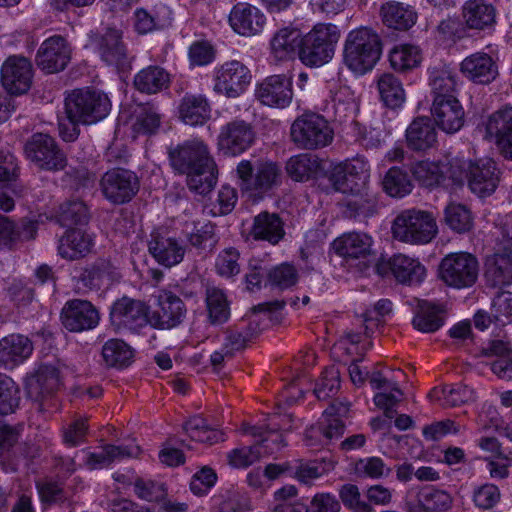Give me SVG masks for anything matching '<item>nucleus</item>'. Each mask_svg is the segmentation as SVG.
Wrapping results in <instances>:
<instances>
[{"mask_svg":"<svg viewBox=\"0 0 512 512\" xmlns=\"http://www.w3.org/2000/svg\"><path fill=\"white\" fill-rule=\"evenodd\" d=\"M171 167L187 176L188 188L199 194L210 193L217 182L218 169L207 144L191 139L168 151Z\"/></svg>","mask_w":512,"mask_h":512,"instance_id":"nucleus-1","label":"nucleus"},{"mask_svg":"<svg viewBox=\"0 0 512 512\" xmlns=\"http://www.w3.org/2000/svg\"><path fill=\"white\" fill-rule=\"evenodd\" d=\"M382 42L370 28L361 27L348 33L344 44V63L359 74L371 70L380 59Z\"/></svg>","mask_w":512,"mask_h":512,"instance_id":"nucleus-2","label":"nucleus"},{"mask_svg":"<svg viewBox=\"0 0 512 512\" xmlns=\"http://www.w3.org/2000/svg\"><path fill=\"white\" fill-rule=\"evenodd\" d=\"M339 39L336 25L319 23L302 37L299 59L306 66H322L333 58Z\"/></svg>","mask_w":512,"mask_h":512,"instance_id":"nucleus-3","label":"nucleus"},{"mask_svg":"<svg viewBox=\"0 0 512 512\" xmlns=\"http://www.w3.org/2000/svg\"><path fill=\"white\" fill-rule=\"evenodd\" d=\"M108 96L92 89H75L65 98L67 120L93 124L104 119L110 111Z\"/></svg>","mask_w":512,"mask_h":512,"instance_id":"nucleus-4","label":"nucleus"},{"mask_svg":"<svg viewBox=\"0 0 512 512\" xmlns=\"http://www.w3.org/2000/svg\"><path fill=\"white\" fill-rule=\"evenodd\" d=\"M393 237L410 244L429 243L437 234V225L433 216L422 210L402 211L392 223Z\"/></svg>","mask_w":512,"mask_h":512,"instance_id":"nucleus-5","label":"nucleus"},{"mask_svg":"<svg viewBox=\"0 0 512 512\" xmlns=\"http://www.w3.org/2000/svg\"><path fill=\"white\" fill-rule=\"evenodd\" d=\"M333 136L328 121L317 113H304L298 116L290 128L292 142L304 150L326 147L332 142Z\"/></svg>","mask_w":512,"mask_h":512,"instance_id":"nucleus-6","label":"nucleus"},{"mask_svg":"<svg viewBox=\"0 0 512 512\" xmlns=\"http://www.w3.org/2000/svg\"><path fill=\"white\" fill-rule=\"evenodd\" d=\"M479 275V262L475 255L457 252L446 255L439 265V277L449 287H472Z\"/></svg>","mask_w":512,"mask_h":512,"instance_id":"nucleus-7","label":"nucleus"},{"mask_svg":"<svg viewBox=\"0 0 512 512\" xmlns=\"http://www.w3.org/2000/svg\"><path fill=\"white\" fill-rule=\"evenodd\" d=\"M59 386V370L52 365H42L27 378L26 391L34 409L45 415L56 408L55 391Z\"/></svg>","mask_w":512,"mask_h":512,"instance_id":"nucleus-8","label":"nucleus"},{"mask_svg":"<svg viewBox=\"0 0 512 512\" xmlns=\"http://www.w3.org/2000/svg\"><path fill=\"white\" fill-rule=\"evenodd\" d=\"M333 251L349 266L364 270L375 259L373 239L365 232H348L337 237L331 244Z\"/></svg>","mask_w":512,"mask_h":512,"instance_id":"nucleus-9","label":"nucleus"},{"mask_svg":"<svg viewBox=\"0 0 512 512\" xmlns=\"http://www.w3.org/2000/svg\"><path fill=\"white\" fill-rule=\"evenodd\" d=\"M27 158L39 169L60 171L67 166V157L54 138L48 134L35 133L25 144Z\"/></svg>","mask_w":512,"mask_h":512,"instance_id":"nucleus-10","label":"nucleus"},{"mask_svg":"<svg viewBox=\"0 0 512 512\" xmlns=\"http://www.w3.org/2000/svg\"><path fill=\"white\" fill-rule=\"evenodd\" d=\"M100 188L103 196L109 202L121 205L130 202L138 193L140 182L133 171L113 168L101 177Z\"/></svg>","mask_w":512,"mask_h":512,"instance_id":"nucleus-11","label":"nucleus"},{"mask_svg":"<svg viewBox=\"0 0 512 512\" xmlns=\"http://www.w3.org/2000/svg\"><path fill=\"white\" fill-rule=\"evenodd\" d=\"M237 175L246 189L266 193L281 183V169L273 162H260L255 167L243 160L237 166Z\"/></svg>","mask_w":512,"mask_h":512,"instance_id":"nucleus-12","label":"nucleus"},{"mask_svg":"<svg viewBox=\"0 0 512 512\" xmlns=\"http://www.w3.org/2000/svg\"><path fill=\"white\" fill-rule=\"evenodd\" d=\"M255 137L256 133L251 123L235 119L221 127L217 147L226 156H237L252 146Z\"/></svg>","mask_w":512,"mask_h":512,"instance_id":"nucleus-13","label":"nucleus"},{"mask_svg":"<svg viewBox=\"0 0 512 512\" xmlns=\"http://www.w3.org/2000/svg\"><path fill=\"white\" fill-rule=\"evenodd\" d=\"M186 314L183 300L171 291L162 290L157 295V308L149 313L148 323L153 328L169 330L179 326Z\"/></svg>","mask_w":512,"mask_h":512,"instance_id":"nucleus-14","label":"nucleus"},{"mask_svg":"<svg viewBox=\"0 0 512 512\" xmlns=\"http://www.w3.org/2000/svg\"><path fill=\"white\" fill-rule=\"evenodd\" d=\"M479 128L484 130L486 140L494 141L505 159L512 160V107L495 111Z\"/></svg>","mask_w":512,"mask_h":512,"instance_id":"nucleus-15","label":"nucleus"},{"mask_svg":"<svg viewBox=\"0 0 512 512\" xmlns=\"http://www.w3.org/2000/svg\"><path fill=\"white\" fill-rule=\"evenodd\" d=\"M250 70L240 61L223 64L217 71L214 91L228 98L239 97L251 81Z\"/></svg>","mask_w":512,"mask_h":512,"instance_id":"nucleus-16","label":"nucleus"},{"mask_svg":"<svg viewBox=\"0 0 512 512\" xmlns=\"http://www.w3.org/2000/svg\"><path fill=\"white\" fill-rule=\"evenodd\" d=\"M62 325L70 332H83L94 329L100 320L97 308L87 300L72 299L65 303L61 311Z\"/></svg>","mask_w":512,"mask_h":512,"instance_id":"nucleus-17","label":"nucleus"},{"mask_svg":"<svg viewBox=\"0 0 512 512\" xmlns=\"http://www.w3.org/2000/svg\"><path fill=\"white\" fill-rule=\"evenodd\" d=\"M0 76L2 85L9 94H24L32 83V65L25 57L10 56L3 63Z\"/></svg>","mask_w":512,"mask_h":512,"instance_id":"nucleus-18","label":"nucleus"},{"mask_svg":"<svg viewBox=\"0 0 512 512\" xmlns=\"http://www.w3.org/2000/svg\"><path fill=\"white\" fill-rule=\"evenodd\" d=\"M71 58V49L61 36L46 39L36 55L37 66L47 73H57L65 69Z\"/></svg>","mask_w":512,"mask_h":512,"instance_id":"nucleus-19","label":"nucleus"},{"mask_svg":"<svg viewBox=\"0 0 512 512\" xmlns=\"http://www.w3.org/2000/svg\"><path fill=\"white\" fill-rule=\"evenodd\" d=\"M501 171L491 158L472 161L468 186L471 191L481 197L491 195L500 182Z\"/></svg>","mask_w":512,"mask_h":512,"instance_id":"nucleus-20","label":"nucleus"},{"mask_svg":"<svg viewBox=\"0 0 512 512\" xmlns=\"http://www.w3.org/2000/svg\"><path fill=\"white\" fill-rule=\"evenodd\" d=\"M431 113L434 123L447 134L458 132L465 122V112L457 98L433 100Z\"/></svg>","mask_w":512,"mask_h":512,"instance_id":"nucleus-21","label":"nucleus"},{"mask_svg":"<svg viewBox=\"0 0 512 512\" xmlns=\"http://www.w3.org/2000/svg\"><path fill=\"white\" fill-rule=\"evenodd\" d=\"M290 79L284 75H273L259 84L257 98L267 106L284 108L292 100Z\"/></svg>","mask_w":512,"mask_h":512,"instance_id":"nucleus-22","label":"nucleus"},{"mask_svg":"<svg viewBox=\"0 0 512 512\" xmlns=\"http://www.w3.org/2000/svg\"><path fill=\"white\" fill-rule=\"evenodd\" d=\"M229 23L238 34L250 36L263 29L265 16L258 8L250 4L238 3L230 12Z\"/></svg>","mask_w":512,"mask_h":512,"instance_id":"nucleus-23","label":"nucleus"},{"mask_svg":"<svg viewBox=\"0 0 512 512\" xmlns=\"http://www.w3.org/2000/svg\"><path fill=\"white\" fill-rule=\"evenodd\" d=\"M485 278L492 287H503L512 283L511 248L502 247L486 258Z\"/></svg>","mask_w":512,"mask_h":512,"instance_id":"nucleus-24","label":"nucleus"},{"mask_svg":"<svg viewBox=\"0 0 512 512\" xmlns=\"http://www.w3.org/2000/svg\"><path fill=\"white\" fill-rule=\"evenodd\" d=\"M461 71L468 79L479 84H488L498 75L496 62L484 52L466 57L461 63Z\"/></svg>","mask_w":512,"mask_h":512,"instance_id":"nucleus-25","label":"nucleus"},{"mask_svg":"<svg viewBox=\"0 0 512 512\" xmlns=\"http://www.w3.org/2000/svg\"><path fill=\"white\" fill-rule=\"evenodd\" d=\"M390 270L396 281L403 285L416 286L426 277L425 266L416 258L396 254L389 260Z\"/></svg>","mask_w":512,"mask_h":512,"instance_id":"nucleus-26","label":"nucleus"},{"mask_svg":"<svg viewBox=\"0 0 512 512\" xmlns=\"http://www.w3.org/2000/svg\"><path fill=\"white\" fill-rule=\"evenodd\" d=\"M121 274L111 261L98 259L83 269L79 282L89 289H100L103 285L119 281Z\"/></svg>","mask_w":512,"mask_h":512,"instance_id":"nucleus-27","label":"nucleus"},{"mask_svg":"<svg viewBox=\"0 0 512 512\" xmlns=\"http://www.w3.org/2000/svg\"><path fill=\"white\" fill-rule=\"evenodd\" d=\"M33 350L31 341L20 334H11L0 340V363L13 368L27 359Z\"/></svg>","mask_w":512,"mask_h":512,"instance_id":"nucleus-28","label":"nucleus"},{"mask_svg":"<svg viewBox=\"0 0 512 512\" xmlns=\"http://www.w3.org/2000/svg\"><path fill=\"white\" fill-rule=\"evenodd\" d=\"M93 238L81 229H70L59 239L58 253L67 260H78L92 250Z\"/></svg>","mask_w":512,"mask_h":512,"instance_id":"nucleus-29","label":"nucleus"},{"mask_svg":"<svg viewBox=\"0 0 512 512\" xmlns=\"http://www.w3.org/2000/svg\"><path fill=\"white\" fill-rule=\"evenodd\" d=\"M149 252L159 264L172 267L183 260L185 248L175 238L155 234L149 242Z\"/></svg>","mask_w":512,"mask_h":512,"instance_id":"nucleus-30","label":"nucleus"},{"mask_svg":"<svg viewBox=\"0 0 512 512\" xmlns=\"http://www.w3.org/2000/svg\"><path fill=\"white\" fill-rule=\"evenodd\" d=\"M250 235L255 240L276 245L285 235L284 223L276 213L261 212L254 217Z\"/></svg>","mask_w":512,"mask_h":512,"instance_id":"nucleus-31","label":"nucleus"},{"mask_svg":"<svg viewBox=\"0 0 512 512\" xmlns=\"http://www.w3.org/2000/svg\"><path fill=\"white\" fill-rule=\"evenodd\" d=\"M407 146L414 151H426L437 142V132L428 117L414 119L406 129Z\"/></svg>","mask_w":512,"mask_h":512,"instance_id":"nucleus-32","label":"nucleus"},{"mask_svg":"<svg viewBox=\"0 0 512 512\" xmlns=\"http://www.w3.org/2000/svg\"><path fill=\"white\" fill-rule=\"evenodd\" d=\"M111 316L129 328H136L148 323L149 314L141 301L123 297L113 304Z\"/></svg>","mask_w":512,"mask_h":512,"instance_id":"nucleus-33","label":"nucleus"},{"mask_svg":"<svg viewBox=\"0 0 512 512\" xmlns=\"http://www.w3.org/2000/svg\"><path fill=\"white\" fill-rule=\"evenodd\" d=\"M98 49L101 58L108 64L116 67H125L128 64L126 48L121 41V34L116 29H107L98 39Z\"/></svg>","mask_w":512,"mask_h":512,"instance_id":"nucleus-34","label":"nucleus"},{"mask_svg":"<svg viewBox=\"0 0 512 512\" xmlns=\"http://www.w3.org/2000/svg\"><path fill=\"white\" fill-rule=\"evenodd\" d=\"M349 405L347 403L334 401L324 411L317 430L327 439H337L341 437L345 430L343 418L347 417Z\"/></svg>","mask_w":512,"mask_h":512,"instance_id":"nucleus-35","label":"nucleus"},{"mask_svg":"<svg viewBox=\"0 0 512 512\" xmlns=\"http://www.w3.org/2000/svg\"><path fill=\"white\" fill-rule=\"evenodd\" d=\"M383 23L396 30H408L417 19V13L409 5L400 2H387L381 7Z\"/></svg>","mask_w":512,"mask_h":512,"instance_id":"nucleus-36","label":"nucleus"},{"mask_svg":"<svg viewBox=\"0 0 512 512\" xmlns=\"http://www.w3.org/2000/svg\"><path fill=\"white\" fill-rule=\"evenodd\" d=\"M179 113L186 124L202 125L210 118V106L204 96L186 94L179 106Z\"/></svg>","mask_w":512,"mask_h":512,"instance_id":"nucleus-37","label":"nucleus"},{"mask_svg":"<svg viewBox=\"0 0 512 512\" xmlns=\"http://www.w3.org/2000/svg\"><path fill=\"white\" fill-rule=\"evenodd\" d=\"M169 83V73L159 66H149L144 68L134 77L135 88L138 91L147 94H155L167 89Z\"/></svg>","mask_w":512,"mask_h":512,"instance_id":"nucleus-38","label":"nucleus"},{"mask_svg":"<svg viewBox=\"0 0 512 512\" xmlns=\"http://www.w3.org/2000/svg\"><path fill=\"white\" fill-rule=\"evenodd\" d=\"M301 33L295 28H283L271 39V50L275 58L285 60L299 55Z\"/></svg>","mask_w":512,"mask_h":512,"instance_id":"nucleus-39","label":"nucleus"},{"mask_svg":"<svg viewBox=\"0 0 512 512\" xmlns=\"http://www.w3.org/2000/svg\"><path fill=\"white\" fill-rule=\"evenodd\" d=\"M463 17L471 29H484L495 22V9L492 5L480 0H472L465 4Z\"/></svg>","mask_w":512,"mask_h":512,"instance_id":"nucleus-40","label":"nucleus"},{"mask_svg":"<svg viewBox=\"0 0 512 512\" xmlns=\"http://www.w3.org/2000/svg\"><path fill=\"white\" fill-rule=\"evenodd\" d=\"M412 323L421 332H434L444 323V310L439 305L421 301Z\"/></svg>","mask_w":512,"mask_h":512,"instance_id":"nucleus-41","label":"nucleus"},{"mask_svg":"<svg viewBox=\"0 0 512 512\" xmlns=\"http://www.w3.org/2000/svg\"><path fill=\"white\" fill-rule=\"evenodd\" d=\"M380 98L385 106L395 109L403 105L406 99L402 82L391 73H384L377 82Z\"/></svg>","mask_w":512,"mask_h":512,"instance_id":"nucleus-42","label":"nucleus"},{"mask_svg":"<svg viewBox=\"0 0 512 512\" xmlns=\"http://www.w3.org/2000/svg\"><path fill=\"white\" fill-rule=\"evenodd\" d=\"M457 75L448 67L433 68L430 71L429 84L434 95L438 98H456L454 92L457 86Z\"/></svg>","mask_w":512,"mask_h":512,"instance_id":"nucleus-43","label":"nucleus"},{"mask_svg":"<svg viewBox=\"0 0 512 512\" xmlns=\"http://www.w3.org/2000/svg\"><path fill=\"white\" fill-rule=\"evenodd\" d=\"M391 67L395 71L407 72L418 67L422 61L419 47L410 44L395 46L389 54Z\"/></svg>","mask_w":512,"mask_h":512,"instance_id":"nucleus-44","label":"nucleus"},{"mask_svg":"<svg viewBox=\"0 0 512 512\" xmlns=\"http://www.w3.org/2000/svg\"><path fill=\"white\" fill-rule=\"evenodd\" d=\"M133 356V349L120 339H110L102 347L103 360L110 367H127Z\"/></svg>","mask_w":512,"mask_h":512,"instance_id":"nucleus-45","label":"nucleus"},{"mask_svg":"<svg viewBox=\"0 0 512 512\" xmlns=\"http://www.w3.org/2000/svg\"><path fill=\"white\" fill-rule=\"evenodd\" d=\"M206 308L209 322L218 325L226 322L230 316L229 304L225 293L218 288L206 290Z\"/></svg>","mask_w":512,"mask_h":512,"instance_id":"nucleus-46","label":"nucleus"},{"mask_svg":"<svg viewBox=\"0 0 512 512\" xmlns=\"http://www.w3.org/2000/svg\"><path fill=\"white\" fill-rule=\"evenodd\" d=\"M318 158L309 154H299L291 157L286 164L288 175L295 181H307L319 169Z\"/></svg>","mask_w":512,"mask_h":512,"instance_id":"nucleus-47","label":"nucleus"},{"mask_svg":"<svg viewBox=\"0 0 512 512\" xmlns=\"http://www.w3.org/2000/svg\"><path fill=\"white\" fill-rule=\"evenodd\" d=\"M277 419L278 418L268 419V423L266 424L267 435L257 443L262 451V456L275 454L286 446L283 433L289 432L290 426L286 427L278 423Z\"/></svg>","mask_w":512,"mask_h":512,"instance_id":"nucleus-48","label":"nucleus"},{"mask_svg":"<svg viewBox=\"0 0 512 512\" xmlns=\"http://www.w3.org/2000/svg\"><path fill=\"white\" fill-rule=\"evenodd\" d=\"M89 211L81 200H69L61 204L58 210V222L65 227L85 225L89 221Z\"/></svg>","mask_w":512,"mask_h":512,"instance_id":"nucleus-49","label":"nucleus"},{"mask_svg":"<svg viewBox=\"0 0 512 512\" xmlns=\"http://www.w3.org/2000/svg\"><path fill=\"white\" fill-rule=\"evenodd\" d=\"M184 429L189 437L197 442L211 445L219 441H224L223 432L209 427L206 420L200 416H194L189 419L185 423Z\"/></svg>","mask_w":512,"mask_h":512,"instance_id":"nucleus-50","label":"nucleus"},{"mask_svg":"<svg viewBox=\"0 0 512 512\" xmlns=\"http://www.w3.org/2000/svg\"><path fill=\"white\" fill-rule=\"evenodd\" d=\"M384 191L391 197L402 198L411 193L413 184L406 172L398 167L390 168L382 181Z\"/></svg>","mask_w":512,"mask_h":512,"instance_id":"nucleus-51","label":"nucleus"},{"mask_svg":"<svg viewBox=\"0 0 512 512\" xmlns=\"http://www.w3.org/2000/svg\"><path fill=\"white\" fill-rule=\"evenodd\" d=\"M346 201L345 204V215L353 218L357 216H369L375 212L376 199L373 195L369 194L368 191L363 190L358 186L354 193Z\"/></svg>","mask_w":512,"mask_h":512,"instance_id":"nucleus-52","label":"nucleus"},{"mask_svg":"<svg viewBox=\"0 0 512 512\" xmlns=\"http://www.w3.org/2000/svg\"><path fill=\"white\" fill-rule=\"evenodd\" d=\"M20 389L16 382L4 373H0V416L12 414L19 407Z\"/></svg>","mask_w":512,"mask_h":512,"instance_id":"nucleus-53","label":"nucleus"},{"mask_svg":"<svg viewBox=\"0 0 512 512\" xmlns=\"http://www.w3.org/2000/svg\"><path fill=\"white\" fill-rule=\"evenodd\" d=\"M410 171L420 185L432 188L444 179V171L440 165L429 161H418L411 165Z\"/></svg>","mask_w":512,"mask_h":512,"instance_id":"nucleus-54","label":"nucleus"},{"mask_svg":"<svg viewBox=\"0 0 512 512\" xmlns=\"http://www.w3.org/2000/svg\"><path fill=\"white\" fill-rule=\"evenodd\" d=\"M355 169L356 166L354 164H345L335 167L330 176V182L333 188L344 194L354 193L359 186L355 180L357 178V176L354 175Z\"/></svg>","mask_w":512,"mask_h":512,"instance_id":"nucleus-55","label":"nucleus"},{"mask_svg":"<svg viewBox=\"0 0 512 512\" xmlns=\"http://www.w3.org/2000/svg\"><path fill=\"white\" fill-rule=\"evenodd\" d=\"M445 222L457 233L468 232L473 225L470 211L462 204H450L446 207Z\"/></svg>","mask_w":512,"mask_h":512,"instance_id":"nucleus-56","label":"nucleus"},{"mask_svg":"<svg viewBox=\"0 0 512 512\" xmlns=\"http://www.w3.org/2000/svg\"><path fill=\"white\" fill-rule=\"evenodd\" d=\"M418 501L424 509L429 511L447 510L452 503L448 493L442 490H436L431 486H426L418 493Z\"/></svg>","mask_w":512,"mask_h":512,"instance_id":"nucleus-57","label":"nucleus"},{"mask_svg":"<svg viewBox=\"0 0 512 512\" xmlns=\"http://www.w3.org/2000/svg\"><path fill=\"white\" fill-rule=\"evenodd\" d=\"M297 280V270L290 264H281L272 268L267 273V283L280 290H285L294 286Z\"/></svg>","mask_w":512,"mask_h":512,"instance_id":"nucleus-58","label":"nucleus"},{"mask_svg":"<svg viewBox=\"0 0 512 512\" xmlns=\"http://www.w3.org/2000/svg\"><path fill=\"white\" fill-rule=\"evenodd\" d=\"M340 387L339 371L334 367L325 369L316 387L314 393L319 400H325L334 396Z\"/></svg>","mask_w":512,"mask_h":512,"instance_id":"nucleus-59","label":"nucleus"},{"mask_svg":"<svg viewBox=\"0 0 512 512\" xmlns=\"http://www.w3.org/2000/svg\"><path fill=\"white\" fill-rule=\"evenodd\" d=\"M159 125V114L152 107L142 106L136 113L133 130L138 134H152L158 129Z\"/></svg>","mask_w":512,"mask_h":512,"instance_id":"nucleus-60","label":"nucleus"},{"mask_svg":"<svg viewBox=\"0 0 512 512\" xmlns=\"http://www.w3.org/2000/svg\"><path fill=\"white\" fill-rule=\"evenodd\" d=\"M239 253L234 248L223 250L216 258V272L226 278L233 277L240 272Z\"/></svg>","mask_w":512,"mask_h":512,"instance_id":"nucleus-61","label":"nucleus"},{"mask_svg":"<svg viewBox=\"0 0 512 512\" xmlns=\"http://www.w3.org/2000/svg\"><path fill=\"white\" fill-rule=\"evenodd\" d=\"M501 499L499 488L491 483H485L474 489L473 502L479 509H492Z\"/></svg>","mask_w":512,"mask_h":512,"instance_id":"nucleus-62","label":"nucleus"},{"mask_svg":"<svg viewBox=\"0 0 512 512\" xmlns=\"http://www.w3.org/2000/svg\"><path fill=\"white\" fill-rule=\"evenodd\" d=\"M262 457L258 444L232 450L228 454L229 463L236 468H245L252 465Z\"/></svg>","mask_w":512,"mask_h":512,"instance_id":"nucleus-63","label":"nucleus"},{"mask_svg":"<svg viewBox=\"0 0 512 512\" xmlns=\"http://www.w3.org/2000/svg\"><path fill=\"white\" fill-rule=\"evenodd\" d=\"M41 502L45 505L63 503L68 499L67 493L60 484L52 481H42L36 484Z\"/></svg>","mask_w":512,"mask_h":512,"instance_id":"nucleus-64","label":"nucleus"}]
</instances>
